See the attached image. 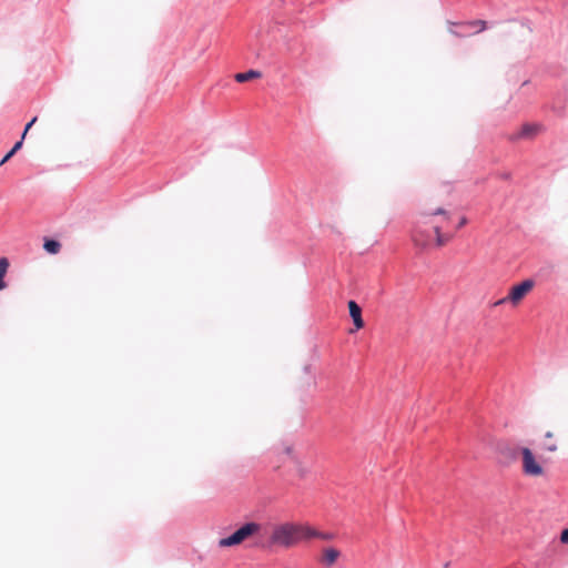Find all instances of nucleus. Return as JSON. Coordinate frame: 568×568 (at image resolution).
Listing matches in <instances>:
<instances>
[{
  "label": "nucleus",
  "mask_w": 568,
  "mask_h": 568,
  "mask_svg": "<svg viewBox=\"0 0 568 568\" xmlns=\"http://www.w3.org/2000/svg\"><path fill=\"white\" fill-rule=\"evenodd\" d=\"M305 541V524L296 521H284L273 524L270 527L267 538L268 547L290 549Z\"/></svg>",
  "instance_id": "obj_1"
},
{
  "label": "nucleus",
  "mask_w": 568,
  "mask_h": 568,
  "mask_svg": "<svg viewBox=\"0 0 568 568\" xmlns=\"http://www.w3.org/2000/svg\"><path fill=\"white\" fill-rule=\"evenodd\" d=\"M521 470L528 477H541L545 475L544 460L530 448L521 447Z\"/></svg>",
  "instance_id": "obj_2"
},
{
  "label": "nucleus",
  "mask_w": 568,
  "mask_h": 568,
  "mask_svg": "<svg viewBox=\"0 0 568 568\" xmlns=\"http://www.w3.org/2000/svg\"><path fill=\"white\" fill-rule=\"evenodd\" d=\"M260 524L257 523H246L241 528H239L236 531H234L231 536L222 538L219 540V547L226 548V547H233L242 544L247 538L252 537L256 532L260 531Z\"/></svg>",
  "instance_id": "obj_3"
},
{
  "label": "nucleus",
  "mask_w": 568,
  "mask_h": 568,
  "mask_svg": "<svg viewBox=\"0 0 568 568\" xmlns=\"http://www.w3.org/2000/svg\"><path fill=\"white\" fill-rule=\"evenodd\" d=\"M535 286V282L532 280H525L519 284L514 285L506 297L497 301L495 305H500L506 302H510L513 305H518L525 296L531 292Z\"/></svg>",
  "instance_id": "obj_4"
},
{
  "label": "nucleus",
  "mask_w": 568,
  "mask_h": 568,
  "mask_svg": "<svg viewBox=\"0 0 568 568\" xmlns=\"http://www.w3.org/2000/svg\"><path fill=\"white\" fill-rule=\"evenodd\" d=\"M544 130L541 124L538 123H525L521 128L510 135L511 141L518 140H532Z\"/></svg>",
  "instance_id": "obj_5"
},
{
  "label": "nucleus",
  "mask_w": 568,
  "mask_h": 568,
  "mask_svg": "<svg viewBox=\"0 0 568 568\" xmlns=\"http://www.w3.org/2000/svg\"><path fill=\"white\" fill-rule=\"evenodd\" d=\"M285 453L290 456L297 476L301 478L306 477L310 473V467L295 454L294 448L292 446H287L285 447Z\"/></svg>",
  "instance_id": "obj_6"
},
{
  "label": "nucleus",
  "mask_w": 568,
  "mask_h": 568,
  "mask_svg": "<svg viewBox=\"0 0 568 568\" xmlns=\"http://www.w3.org/2000/svg\"><path fill=\"white\" fill-rule=\"evenodd\" d=\"M341 551L334 547H326L322 550L320 562L325 567H331L336 564L341 557Z\"/></svg>",
  "instance_id": "obj_7"
},
{
  "label": "nucleus",
  "mask_w": 568,
  "mask_h": 568,
  "mask_svg": "<svg viewBox=\"0 0 568 568\" xmlns=\"http://www.w3.org/2000/svg\"><path fill=\"white\" fill-rule=\"evenodd\" d=\"M322 539V540H333L335 538V535L333 532H323L314 527L305 524V541H308L311 539Z\"/></svg>",
  "instance_id": "obj_8"
},
{
  "label": "nucleus",
  "mask_w": 568,
  "mask_h": 568,
  "mask_svg": "<svg viewBox=\"0 0 568 568\" xmlns=\"http://www.w3.org/2000/svg\"><path fill=\"white\" fill-rule=\"evenodd\" d=\"M348 311L349 315L353 320V323L357 329H361L364 327V321L362 317V308L358 306V304L355 301L348 302Z\"/></svg>",
  "instance_id": "obj_9"
},
{
  "label": "nucleus",
  "mask_w": 568,
  "mask_h": 568,
  "mask_svg": "<svg viewBox=\"0 0 568 568\" xmlns=\"http://www.w3.org/2000/svg\"><path fill=\"white\" fill-rule=\"evenodd\" d=\"M412 240L417 247L426 248L430 244V236L419 227H416L412 234Z\"/></svg>",
  "instance_id": "obj_10"
},
{
  "label": "nucleus",
  "mask_w": 568,
  "mask_h": 568,
  "mask_svg": "<svg viewBox=\"0 0 568 568\" xmlns=\"http://www.w3.org/2000/svg\"><path fill=\"white\" fill-rule=\"evenodd\" d=\"M261 77H262V73L260 71L248 70L246 72L236 73L234 75V79L236 82L243 83V82L251 81L254 79H260Z\"/></svg>",
  "instance_id": "obj_11"
},
{
  "label": "nucleus",
  "mask_w": 568,
  "mask_h": 568,
  "mask_svg": "<svg viewBox=\"0 0 568 568\" xmlns=\"http://www.w3.org/2000/svg\"><path fill=\"white\" fill-rule=\"evenodd\" d=\"M9 268V261L7 257L0 258V291L4 290L7 287V284L4 282V276Z\"/></svg>",
  "instance_id": "obj_12"
},
{
  "label": "nucleus",
  "mask_w": 568,
  "mask_h": 568,
  "mask_svg": "<svg viewBox=\"0 0 568 568\" xmlns=\"http://www.w3.org/2000/svg\"><path fill=\"white\" fill-rule=\"evenodd\" d=\"M43 248L50 254H58L61 250V244L55 240L45 239Z\"/></svg>",
  "instance_id": "obj_13"
},
{
  "label": "nucleus",
  "mask_w": 568,
  "mask_h": 568,
  "mask_svg": "<svg viewBox=\"0 0 568 568\" xmlns=\"http://www.w3.org/2000/svg\"><path fill=\"white\" fill-rule=\"evenodd\" d=\"M434 232L436 234V244L437 246H443L445 245L448 241L452 240L453 235H445V234H442L440 232V226L439 225H435L434 226Z\"/></svg>",
  "instance_id": "obj_14"
},
{
  "label": "nucleus",
  "mask_w": 568,
  "mask_h": 568,
  "mask_svg": "<svg viewBox=\"0 0 568 568\" xmlns=\"http://www.w3.org/2000/svg\"><path fill=\"white\" fill-rule=\"evenodd\" d=\"M435 215H442L443 219L446 220V221L450 220V214L447 211H445L444 209H442V207H438V209H436L434 211H428V212H424L423 213V216L425 219H428V217H432V216H435Z\"/></svg>",
  "instance_id": "obj_15"
},
{
  "label": "nucleus",
  "mask_w": 568,
  "mask_h": 568,
  "mask_svg": "<svg viewBox=\"0 0 568 568\" xmlns=\"http://www.w3.org/2000/svg\"><path fill=\"white\" fill-rule=\"evenodd\" d=\"M469 27H478L477 32H480L486 29V22L484 20H476L468 23Z\"/></svg>",
  "instance_id": "obj_16"
},
{
  "label": "nucleus",
  "mask_w": 568,
  "mask_h": 568,
  "mask_svg": "<svg viewBox=\"0 0 568 568\" xmlns=\"http://www.w3.org/2000/svg\"><path fill=\"white\" fill-rule=\"evenodd\" d=\"M37 120H38V118H37V116H34V118H33V119H32V120H31V121L26 125L24 131H23V133H22V140H24V138H26V135H27L28 131L32 128V125L37 122Z\"/></svg>",
  "instance_id": "obj_17"
},
{
  "label": "nucleus",
  "mask_w": 568,
  "mask_h": 568,
  "mask_svg": "<svg viewBox=\"0 0 568 568\" xmlns=\"http://www.w3.org/2000/svg\"><path fill=\"white\" fill-rule=\"evenodd\" d=\"M37 120H38V118H37V116H34V118H33V119H32V120H31V121L26 125L24 131H23V133H22V140H24V138H26V135H27L28 131L32 128V125L37 122Z\"/></svg>",
  "instance_id": "obj_18"
},
{
  "label": "nucleus",
  "mask_w": 568,
  "mask_h": 568,
  "mask_svg": "<svg viewBox=\"0 0 568 568\" xmlns=\"http://www.w3.org/2000/svg\"><path fill=\"white\" fill-rule=\"evenodd\" d=\"M560 541L565 545H568V528L561 531Z\"/></svg>",
  "instance_id": "obj_19"
},
{
  "label": "nucleus",
  "mask_w": 568,
  "mask_h": 568,
  "mask_svg": "<svg viewBox=\"0 0 568 568\" xmlns=\"http://www.w3.org/2000/svg\"><path fill=\"white\" fill-rule=\"evenodd\" d=\"M545 449L547 452L555 453V452H557L558 446L555 443H549L548 445L545 446Z\"/></svg>",
  "instance_id": "obj_20"
},
{
  "label": "nucleus",
  "mask_w": 568,
  "mask_h": 568,
  "mask_svg": "<svg viewBox=\"0 0 568 568\" xmlns=\"http://www.w3.org/2000/svg\"><path fill=\"white\" fill-rule=\"evenodd\" d=\"M16 153H13L11 150L4 155V158L1 160L0 165L4 164L9 159H11Z\"/></svg>",
  "instance_id": "obj_21"
},
{
  "label": "nucleus",
  "mask_w": 568,
  "mask_h": 568,
  "mask_svg": "<svg viewBox=\"0 0 568 568\" xmlns=\"http://www.w3.org/2000/svg\"><path fill=\"white\" fill-rule=\"evenodd\" d=\"M22 143H23V140L21 139L20 141H18V142L13 145V148L11 149V151H12L13 153H17V152L22 148Z\"/></svg>",
  "instance_id": "obj_22"
},
{
  "label": "nucleus",
  "mask_w": 568,
  "mask_h": 568,
  "mask_svg": "<svg viewBox=\"0 0 568 568\" xmlns=\"http://www.w3.org/2000/svg\"><path fill=\"white\" fill-rule=\"evenodd\" d=\"M468 223V220L466 216H462L458 224H457V229H462L464 227L466 224Z\"/></svg>",
  "instance_id": "obj_23"
},
{
  "label": "nucleus",
  "mask_w": 568,
  "mask_h": 568,
  "mask_svg": "<svg viewBox=\"0 0 568 568\" xmlns=\"http://www.w3.org/2000/svg\"><path fill=\"white\" fill-rule=\"evenodd\" d=\"M545 437L546 438H552L554 437V433L552 432H547Z\"/></svg>",
  "instance_id": "obj_24"
}]
</instances>
